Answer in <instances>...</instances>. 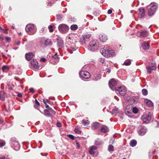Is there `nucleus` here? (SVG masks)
Returning <instances> with one entry per match:
<instances>
[{
	"label": "nucleus",
	"mask_w": 159,
	"mask_h": 159,
	"mask_svg": "<svg viewBox=\"0 0 159 159\" xmlns=\"http://www.w3.org/2000/svg\"><path fill=\"white\" fill-rule=\"evenodd\" d=\"M3 122V120L0 118V124H2Z\"/></svg>",
	"instance_id": "58"
},
{
	"label": "nucleus",
	"mask_w": 159,
	"mask_h": 159,
	"mask_svg": "<svg viewBox=\"0 0 159 159\" xmlns=\"http://www.w3.org/2000/svg\"><path fill=\"white\" fill-rule=\"evenodd\" d=\"M136 144L137 141L135 140H132L130 142V145L132 147L135 146L136 145Z\"/></svg>",
	"instance_id": "28"
},
{
	"label": "nucleus",
	"mask_w": 159,
	"mask_h": 159,
	"mask_svg": "<svg viewBox=\"0 0 159 159\" xmlns=\"http://www.w3.org/2000/svg\"><path fill=\"white\" fill-rule=\"evenodd\" d=\"M75 132L78 134H80L81 133V131L78 128H76L75 130Z\"/></svg>",
	"instance_id": "41"
},
{
	"label": "nucleus",
	"mask_w": 159,
	"mask_h": 159,
	"mask_svg": "<svg viewBox=\"0 0 159 159\" xmlns=\"http://www.w3.org/2000/svg\"><path fill=\"white\" fill-rule=\"evenodd\" d=\"M147 131V128L145 127H143L140 129L139 131V134L141 135H143Z\"/></svg>",
	"instance_id": "13"
},
{
	"label": "nucleus",
	"mask_w": 159,
	"mask_h": 159,
	"mask_svg": "<svg viewBox=\"0 0 159 159\" xmlns=\"http://www.w3.org/2000/svg\"><path fill=\"white\" fill-rule=\"evenodd\" d=\"M2 32L5 34L8 33V32L7 30H5L4 29Z\"/></svg>",
	"instance_id": "53"
},
{
	"label": "nucleus",
	"mask_w": 159,
	"mask_h": 159,
	"mask_svg": "<svg viewBox=\"0 0 159 159\" xmlns=\"http://www.w3.org/2000/svg\"><path fill=\"white\" fill-rule=\"evenodd\" d=\"M86 41L82 36L80 38V43L81 45H83L85 43Z\"/></svg>",
	"instance_id": "27"
},
{
	"label": "nucleus",
	"mask_w": 159,
	"mask_h": 159,
	"mask_svg": "<svg viewBox=\"0 0 159 159\" xmlns=\"http://www.w3.org/2000/svg\"><path fill=\"white\" fill-rule=\"evenodd\" d=\"M47 102L48 103H50V101H49V100H47Z\"/></svg>",
	"instance_id": "62"
},
{
	"label": "nucleus",
	"mask_w": 159,
	"mask_h": 159,
	"mask_svg": "<svg viewBox=\"0 0 159 159\" xmlns=\"http://www.w3.org/2000/svg\"><path fill=\"white\" fill-rule=\"evenodd\" d=\"M102 143V142L99 139H97L95 141V144L96 145H99Z\"/></svg>",
	"instance_id": "25"
},
{
	"label": "nucleus",
	"mask_w": 159,
	"mask_h": 159,
	"mask_svg": "<svg viewBox=\"0 0 159 159\" xmlns=\"http://www.w3.org/2000/svg\"><path fill=\"white\" fill-rule=\"evenodd\" d=\"M30 92L32 93H34V89L33 88H31L30 89Z\"/></svg>",
	"instance_id": "47"
},
{
	"label": "nucleus",
	"mask_w": 159,
	"mask_h": 159,
	"mask_svg": "<svg viewBox=\"0 0 159 159\" xmlns=\"http://www.w3.org/2000/svg\"><path fill=\"white\" fill-rule=\"evenodd\" d=\"M5 144V142L4 141L0 140V147H2Z\"/></svg>",
	"instance_id": "37"
},
{
	"label": "nucleus",
	"mask_w": 159,
	"mask_h": 159,
	"mask_svg": "<svg viewBox=\"0 0 159 159\" xmlns=\"http://www.w3.org/2000/svg\"><path fill=\"white\" fill-rule=\"evenodd\" d=\"M99 47V44L98 41L96 40H93L89 42L88 49L91 51L94 52L98 49Z\"/></svg>",
	"instance_id": "2"
},
{
	"label": "nucleus",
	"mask_w": 159,
	"mask_h": 159,
	"mask_svg": "<svg viewBox=\"0 0 159 159\" xmlns=\"http://www.w3.org/2000/svg\"><path fill=\"white\" fill-rule=\"evenodd\" d=\"M4 29L2 28L0 26V32H2L3 30Z\"/></svg>",
	"instance_id": "56"
},
{
	"label": "nucleus",
	"mask_w": 159,
	"mask_h": 159,
	"mask_svg": "<svg viewBox=\"0 0 159 159\" xmlns=\"http://www.w3.org/2000/svg\"><path fill=\"white\" fill-rule=\"evenodd\" d=\"M96 147L94 146L90 147L89 148V153L92 155L94 154L96 152Z\"/></svg>",
	"instance_id": "14"
},
{
	"label": "nucleus",
	"mask_w": 159,
	"mask_h": 159,
	"mask_svg": "<svg viewBox=\"0 0 159 159\" xmlns=\"http://www.w3.org/2000/svg\"><path fill=\"white\" fill-rule=\"evenodd\" d=\"M43 102L46 105V108H48L49 107V106L48 105L45 101V100H43Z\"/></svg>",
	"instance_id": "48"
},
{
	"label": "nucleus",
	"mask_w": 159,
	"mask_h": 159,
	"mask_svg": "<svg viewBox=\"0 0 159 159\" xmlns=\"http://www.w3.org/2000/svg\"><path fill=\"white\" fill-rule=\"evenodd\" d=\"M82 123L84 125H87L89 124V122L88 120H82Z\"/></svg>",
	"instance_id": "32"
},
{
	"label": "nucleus",
	"mask_w": 159,
	"mask_h": 159,
	"mask_svg": "<svg viewBox=\"0 0 159 159\" xmlns=\"http://www.w3.org/2000/svg\"><path fill=\"white\" fill-rule=\"evenodd\" d=\"M144 102L146 105L149 107H152L153 105V103L150 100L146 99L144 100Z\"/></svg>",
	"instance_id": "19"
},
{
	"label": "nucleus",
	"mask_w": 159,
	"mask_h": 159,
	"mask_svg": "<svg viewBox=\"0 0 159 159\" xmlns=\"http://www.w3.org/2000/svg\"><path fill=\"white\" fill-rule=\"evenodd\" d=\"M18 96L20 97H21L22 96V94L21 93H19L18 94Z\"/></svg>",
	"instance_id": "54"
},
{
	"label": "nucleus",
	"mask_w": 159,
	"mask_h": 159,
	"mask_svg": "<svg viewBox=\"0 0 159 159\" xmlns=\"http://www.w3.org/2000/svg\"><path fill=\"white\" fill-rule=\"evenodd\" d=\"M132 111L133 113L136 114L138 112V109L137 108L134 107L133 108Z\"/></svg>",
	"instance_id": "40"
},
{
	"label": "nucleus",
	"mask_w": 159,
	"mask_h": 159,
	"mask_svg": "<svg viewBox=\"0 0 159 159\" xmlns=\"http://www.w3.org/2000/svg\"><path fill=\"white\" fill-rule=\"evenodd\" d=\"M67 40L69 42L68 44L69 45V48L68 50L70 53H71L73 51H75L77 48L75 44L76 41L75 39L73 40L71 39L70 37H68Z\"/></svg>",
	"instance_id": "3"
},
{
	"label": "nucleus",
	"mask_w": 159,
	"mask_h": 159,
	"mask_svg": "<svg viewBox=\"0 0 159 159\" xmlns=\"http://www.w3.org/2000/svg\"><path fill=\"white\" fill-rule=\"evenodd\" d=\"M0 39L1 40H3V37L2 36V35H0Z\"/></svg>",
	"instance_id": "55"
},
{
	"label": "nucleus",
	"mask_w": 159,
	"mask_h": 159,
	"mask_svg": "<svg viewBox=\"0 0 159 159\" xmlns=\"http://www.w3.org/2000/svg\"><path fill=\"white\" fill-rule=\"evenodd\" d=\"M76 144H77V145L78 147H79V146H80L79 143H76Z\"/></svg>",
	"instance_id": "61"
},
{
	"label": "nucleus",
	"mask_w": 159,
	"mask_h": 159,
	"mask_svg": "<svg viewBox=\"0 0 159 159\" xmlns=\"http://www.w3.org/2000/svg\"><path fill=\"white\" fill-rule=\"evenodd\" d=\"M35 102H36V103L37 104V105L39 106L40 105L39 103L37 101V100L35 99Z\"/></svg>",
	"instance_id": "52"
},
{
	"label": "nucleus",
	"mask_w": 159,
	"mask_h": 159,
	"mask_svg": "<svg viewBox=\"0 0 159 159\" xmlns=\"http://www.w3.org/2000/svg\"><path fill=\"white\" fill-rule=\"evenodd\" d=\"M112 11L111 9H109L107 12V13L108 14H111L112 13Z\"/></svg>",
	"instance_id": "50"
},
{
	"label": "nucleus",
	"mask_w": 159,
	"mask_h": 159,
	"mask_svg": "<svg viewBox=\"0 0 159 159\" xmlns=\"http://www.w3.org/2000/svg\"><path fill=\"white\" fill-rule=\"evenodd\" d=\"M31 66L35 69H38L39 66L37 61L36 60H33L31 61Z\"/></svg>",
	"instance_id": "15"
},
{
	"label": "nucleus",
	"mask_w": 159,
	"mask_h": 159,
	"mask_svg": "<svg viewBox=\"0 0 159 159\" xmlns=\"http://www.w3.org/2000/svg\"><path fill=\"white\" fill-rule=\"evenodd\" d=\"M44 44L46 46L50 45L52 44V43L49 39H47L44 41Z\"/></svg>",
	"instance_id": "26"
},
{
	"label": "nucleus",
	"mask_w": 159,
	"mask_h": 159,
	"mask_svg": "<svg viewBox=\"0 0 159 159\" xmlns=\"http://www.w3.org/2000/svg\"><path fill=\"white\" fill-rule=\"evenodd\" d=\"M52 57L54 58L55 59H57L58 58V57L57 53L52 56Z\"/></svg>",
	"instance_id": "46"
},
{
	"label": "nucleus",
	"mask_w": 159,
	"mask_h": 159,
	"mask_svg": "<svg viewBox=\"0 0 159 159\" xmlns=\"http://www.w3.org/2000/svg\"><path fill=\"white\" fill-rule=\"evenodd\" d=\"M0 159H9L8 158H6L4 157H1Z\"/></svg>",
	"instance_id": "59"
},
{
	"label": "nucleus",
	"mask_w": 159,
	"mask_h": 159,
	"mask_svg": "<svg viewBox=\"0 0 159 159\" xmlns=\"http://www.w3.org/2000/svg\"><path fill=\"white\" fill-rule=\"evenodd\" d=\"M58 28L59 31L62 33H66L69 30V27L66 25L64 24L60 25Z\"/></svg>",
	"instance_id": "6"
},
{
	"label": "nucleus",
	"mask_w": 159,
	"mask_h": 159,
	"mask_svg": "<svg viewBox=\"0 0 159 159\" xmlns=\"http://www.w3.org/2000/svg\"><path fill=\"white\" fill-rule=\"evenodd\" d=\"M44 114L45 116H50L51 115V114L48 110H44Z\"/></svg>",
	"instance_id": "33"
},
{
	"label": "nucleus",
	"mask_w": 159,
	"mask_h": 159,
	"mask_svg": "<svg viewBox=\"0 0 159 159\" xmlns=\"http://www.w3.org/2000/svg\"><path fill=\"white\" fill-rule=\"evenodd\" d=\"M151 7L148 11V15L150 16H152L154 14L156 11L157 7V4L155 3H151L150 4Z\"/></svg>",
	"instance_id": "5"
},
{
	"label": "nucleus",
	"mask_w": 159,
	"mask_h": 159,
	"mask_svg": "<svg viewBox=\"0 0 159 159\" xmlns=\"http://www.w3.org/2000/svg\"><path fill=\"white\" fill-rule=\"evenodd\" d=\"M115 90L119 93L121 95H124L126 94V90L124 86H120L116 87Z\"/></svg>",
	"instance_id": "8"
},
{
	"label": "nucleus",
	"mask_w": 159,
	"mask_h": 159,
	"mask_svg": "<svg viewBox=\"0 0 159 159\" xmlns=\"http://www.w3.org/2000/svg\"><path fill=\"white\" fill-rule=\"evenodd\" d=\"M41 61L43 62H45L46 61V59L44 58H42L41 59Z\"/></svg>",
	"instance_id": "49"
},
{
	"label": "nucleus",
	"mask_w": 159,
	"mask_h": 159,
	"mask_svg": "<svg viewBox=\"0 0 159 159\" xmlns=\"http://www.w3.org/2000/svg\"><path fill=\"white\" fill-rule=\"evenodd\" d=\"M99 61L101 63H103L104 62V58H101L99 59Z\"/></svg>",
	"instance_id": "43"
},
{
	"label": "nucleus",
	"mask_w": 159,
	"mask_h": 159,
	"mask_svg": "<svg viewBox=\"0 0 159 159\" xmlns=\"http://www.w3.org/2000/svg\"><path fill=\"white\" fill-rule=\"evenodd\" d=\"M67 136L70 139L72 140H73L75 139L74 136L72 134H68Z\"/></svg>",
	"instance_id": "42"
},
{
	"label": "nucleus",
	"mask_w": 159,
	"mask_h": 159,
	"mask_svg": "<svg viewBox=\"0 0 159 159\" xmlns=\"http://www.w3.org/2000/svg\"><path fill=\"white\" fill-rule=\"evenodd\" d=\"M80 75L83 79H88L90 77V73L86 71H82L80 72Z\"/></svg>",
	"instance_id": "10"
},
{
	"label": "nucleus",
	"mask_w": 159,
	"mask_h": 159,
	"mask_svg": "<svg viewBox=\"0 0 159 159\" xmlns=\"http://www.w3.org/2000/svg\"><path fill=\"white\" fill-rule=\"evenodd\" d=\"M142 94L144 95H146L148 94V91L146 89H143L142 91Z\"/></svg>",
	"instance_id": "35"
},
{
	"label": "nucleus",
	"mask_w": 159,
	"mask_h": 159,
	"mask_svg": "<svg viewBox=\"0 0 159 159\" xmlns=\"http://www.w3.org/2000/svg\"><path fill=\"white\" fill-rule=\"evenodd\" d=\"M118 112V109L116 108H115L112 112V114L114 116H115L116 114Z\"/></svg>",
	"instance_id": "31"
},
{
	"label": "nucleus",
	"mask_w": 159,
	"mask_h": 159,
	"mask_svg": "<svg viewBox=\"0 0 159 159\" xmlns=\"http://www.w3.org/2000/svg\"><path fill=\"white\" fill-rule=\"evenodd\" d=\"M20 44V42H18L17 43V45H19Z\"/></svg>",
	"instance_id": "63"
},
{
	"label": "nucleus",
	"mask_w": 159,
	"mask_h": 159,
	"mask_svg": "<svg viewBox=\"0 0 159 159\" xmlns=\"http://www.w3.org/2000/svg\"><path fill=\"white\" fill-rule=\"evenodd\" d=\"M129 101L131 104H133L136 103L137 102V100H136V99L132 98L129 100Z\"/></svg>",
	"instance_id": "29"
},
{
	"label": "nucleus",
	"mask_w": 159,
	"mask_h": 159,
	"mask_svg": "<svg viewBox=\"0 0 159 159\" xmlns=\"http://www.w3.org/2000/svg\"><path fill=\"white\" fill-rule=\"evenodd\" d=\"M141 47L143 49H148L149 48V44L145 42H143L141 44Z\"/></svg>",
	"instance_id": "18"
},
{
	"label": "nucleus",
	"mask_w": 159,
	"mask_h": 159,
	"mask_svg": "<svg viewBox=\"0 0 159 159\" xmlns=\"http://www.w3.org/2000/svg\"><path fill=\"white\" fill-rule=\"evenodd\" d=\"M90 35L89 34L83 36V37L84 38L86 41L87 39H89L90 37Z\"/></svg>",
	"instance_id": "39"
},
{
	"label": "nucleus",
	"mask_w": 159,
	"mask_h": 159,
	"mask_svg": "<svg viewBox=\"0 0 159 159\" xmlns=\"http://www.w3.org/2000/svg\"><path fill=\"white\" fill-rule=\"evenodd\" d=\"M138 17L140 18L143 17L145 16L144 10L143 8H140L139 9V11L138 12Z\"/></svg>",
	"instance_id": "12"
},
{
	"label": "nucleus",
	"mask_w": 159,
	"mask_h": 159,
	"mask_svg": "<svg viewBox=\"0 0 159 159\" xmlns=\"http://www.w3.org/2000/svg\"><path fill=\"white\" fill-rule=\"evenodd\" d=\"M101 77V75L100 74H95L93 75V79L95 80H97L100 79Z\"/></svg>",
	"instance_id": "23"
},
{
	"label": "nucleus",
	"mask_w": 159,
	"mask_h": 159,
	"mask_svg": "<svg viewBox=\"0 0 159 159\" xmlns=\"http://www.w3.org/2000/svg\"><path fill=\"white\" fill-rule=\"evenodd\" d=\"M99 39L100 41L102 42H105L107 39V36L104 34H101L100 35Z\"/></svg>",
	"instance_id": "16"
},
{
	"label": "nucleus",
	"mask_w": 159,
	"mask_h": 159,
	"mask_svg": "<svg viewBox=\"0 0 159 159\" xmlns=\"http://www.w3.org/2000/svg\"><path fill=\"white\" fill-rule=\"evenodd\" d=\"M100 124L97 122L93 123L92 125V128L93 129H95L98 128L100 126Z\"/></svg>",
	"instance_id": "22"
},
{
	"label": "nucleus",
	"mask_w": 159,
	"mask_h": 159,
	"mask_svg": "<svg viewBox=\"0 0 159 159\" xmlns=\"http://www.w3.org/2000/svg\"><path fill=\"white\" fill-rule=\"evenodd\" d=\"M147 72L149 73H150L153 70H155L156 69V66L155 62L152 61V62L148 66L146 67Z\"/></svg>",
	"instance_id": "9"
},
{
	"label": "nucleus",
	"mask_w": 159,
	"mask_h": 159,
	"mask_svg": "<svg viewBox=\"0 0 159 159\" xmlns=\"http://www.w3.org/2000/svg\"><path fill=\"white\" fill-rule=\"evenodd\" d=\"M5 39L6 41L8 42H9L11 41V39L9 37H6Z\"/></svg>",
	"instance_id": "45"
},
{
	"label": "nucleus",
	"mask_w": 159,
	"mask_h": 159,
	"mask_svg": "<svg viewBox=\"0 0 159 159\" xmlns=\"http://www.w3.org/2000/svg\"><path fill=\"white\" fill-rule=\"evenodd\" d=\"M155 123L157 124V126L159 127V121L158 122L155 121Z\"/></svg>",
	"instance_id": "57"
},
{
	"label": "nucleus",
	"mask_w": 159,
	"mask_h": 159,
	"mask_svg": "<svg viewBox=\"0 0 159 159\" xmlns=\"http://www.w3.org/2000/svg\"><path fill=\"white\" fill-rule=\"evenodd\" d=\"M25 58L28 61L31 60L34 57V54L32 52L27 53L25 55Z\"/></svg>",
	"instance_id": "17"
},
{
	"label": "nucleus",
	"mask_w": 159,
	"mask_h": 159,
	"mask_svg": "<svg viewBox=\"0 0 159 159\" xmlns=\"http://www.w3.org/2000/svg\"><path fill=\"white\" fill-rule=\"evenodd\" d=\"M12 144L14 147L15 150H18L19 149L20 146L18 142H13L12 143Z\"/></svg>",
	"instance_id": "20"
},
{
	"label": "nucleus",
	"mask_w": 159,
	"mask_h": 159,
	"mask_svg": "<svg viewBox=\"0 0 159 159\" xmlns=\"http://www.w3.org/2000/svg\"><path fill=\"white\" fill-rule=\"evenodd\" d=\"M48 109L49 111L52 110V109L51 108H49Z\"/></svg>",
	"instance_id": "64"
},
{
	"label": "nucleus",
	"mask_w": 159,
	"mask_h": 159,
	"mask_svg": "<svg viewBox=\"0 0 159 159\" xmlns=\"http://www.w3.org/2000/svg\"><path fill=\"white\" fill-rule=\"evenodd\" d=\"M152 115L151 113H148L144 114L142 116V120L145 123H148L150 121L151 119Z\"/></svg>",
	"instance_id": "7"
},
{
	"label": "nucleus",
	"mask_w": 159,
	"mask_h": 159,
	"mask_svg": "<svg viewBox=\"0 0 159 159\" xmlns=\"http://www.w3.org/2000/svg\"><path fill=\"white\" fill-rule=\"evenodd\" d=\"M52 27L53 26L52 25L49 26L48 27V29H49V30L50 32H53V30L52 29Z\"/></svg>",
	"instance_id": "44"
},
{
	"label": "nucleus",
	"mask_w": 159,
	"mask_h": 159,
	"mask_svg": "<svg viewBox=\"0 0 159 159\" xmlns=\"http://www.w3.org/2000/svg\"><path fill=\"white\" fill-rule=\"evenodd\" d=\"M108 150L109 152H111V151H113L114 147L111 145H110L108 146Z\"/></svg>",
	"instance_id": "34"
},
{
	"label": "nucleus",
	"mask_w": 159,
	"mask_h": 159,
	"mask_svg": "<svg viewBox=\"0 0 159 159\" xmlns=\"http://www.w3.org/2000/svg\"><path fill=\"white\" fill-rule=\"evenodd\" d=\"M100 52L103 56L107 58L114 56L116 55L114 51L109 48L107 46H105L101 49Z\"/></svg>",
	"instance_id": "1"
},
{
	"label": "nucleus",
	"mask_w": 159,
	"mask_h": 159,
	"mask_svg": "<svg viewBox=\"0 0 159 159\" xmlns=\"http://www.w3.org/2000/svg\"><path fill=\"white\" fill-rule=\"evenodd\" d=\"M107 72H108V73H109L110 72V70L109 69H107Z\"/></svg>",
	"instance_id": "60"
},
{
	"label": "nucleus",
	"mask_w": 159,
	"mask_h": 159,
	"mask_svg": "<svg viewBox=\"0 0 159 159\" xmlns=\"http://www.w3.org/2000/svg\"><path fill=\"white\" fill-rule=\"evenodd\" d=\"M109 131V129L106 126L103 125L101 128L100 129V131L103 133H106L108 132Z\"/></svg>",
	"instance_id": "21"
},
{
	"label": "nucleus",
	"mask_w": 159,
	"mask_h": 159,
	"mask_svg": "<svg viewBox=\"0 0 159 159\" xmlns=\"http://www.w3.org/2000/svg\"><path fill=\"white\" fill-rule=\"evenodd\" d=\"M78 27L76 25H72L70 26V29L72 30H75L78 29Z\"/></svg>",
	"instance_id": "30"
},
{
	"label": "nucleus",
	"mask_w": 159,
	"mask_h": 159,
	"mask_svg": "<svg viewBox=\"0 0 159 159\" xmlns=\"http://www.w3.org/2000/svg\"><path fill=\"white\" fill-rule=\"evenodd\" d=\"M117 84L116 81L113 79H111L109 81V85L110 88L113 90L115 89V86Z\"/></svg>",
	"instance_id": "11"
},
{
	"label": "nucleus",
	"mask_w": 159,
	"mask_h": 159,
	"mask_svg": "<svg viewBox=\"0 0 159 159\" xmlns=\"http://www.w3.org/2000/svg\"><path fill=\"white\" fill-rule=\"evenodd\" d=\"M25 30L26 32L30 33V34L33 35L36 32V30L35 29L34 25L33 24H28L26 27Z\"/></svg>",
	"instance_id": "4"
},
{
	"label": "nucleus",
	"mask_w": 159,
	"mask_h": 159,
	"mask_svg": "<svg viewBox=\"0 0 159 159\" xmlns=\"http://www.w3.org/2000/svg\"><path fill=\"white\" fill-rule=\"evenodd\" d=\"M57 126L58 127H60L61 126V125L60 123H57Z\"/></svg>",
	"instance_id": "51"
},
{
	"label": "nucleus",
	"mask_w": 159,
	"mask_h": 159,
	"mask_svg": "<svg viewBox=\"0 0 159 159\" xmlns=\"http://www.w3.org/2000/svg\"><path fill=\"white\" fill-rule=\"evenodd\" d=\"M140 35L143 37H145L148 35V33L146 31H142L140 33Z\"/></svg>",
	"instance_id": "24"
},
{
	"label": "nucleus",
	"mask_w": 159,
	"mask_h": 159,
	"mask_svg": "<svg viewBox=\"0 0 159 159\" xmlns=\"http://www.w3.org/2000/svg\"><path fill=\"white\" fill-rule=\"evenodd\" d=\"M9 69V67L7 66H4L2 67V70L3 71H4L6 70H8Z\"/></svg>",
	"instance_id": "38"
},
{
	"label": "nucleus",
	"mask_w": 159,
	"mask_h": 159,
	"mask_svg": "<svg viewBox=\"0 0 159 159\" xmlns=\"http://www.w3.org/2000/svg\"><path fill=\"white\" fill-rule=\"evenodd\" d=\"M131 61L130 60H128L127 61H125L124 62V63L123 64L125 66H129V65L131 64Z\"/></svg>",
	"instance_id": "36"
}]
</instances>
